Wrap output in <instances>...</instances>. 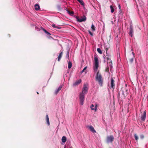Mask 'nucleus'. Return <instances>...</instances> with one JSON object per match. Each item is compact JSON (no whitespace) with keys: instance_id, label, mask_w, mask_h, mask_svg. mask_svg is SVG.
Listing matches in <instances>:
<instances>
[{"instance_id":"23","label":"nucleus","mask_w":148,"mask_h":148,"mask_svg":"<svg viewBox=\"0 0 148 148\" xmlns=\"http://www.w3.org/2000/svg\"><path fill=\"white\" fill-rule=\"evenodd\" d=\"M77 1L78 2H79L83 6H84V3L82 0H77Z\"/></svg>"},{"instance_id":"5","label":"nucleus","mask_w":148,"mask_h":148,"mask_svg":"<svg viewBox=\"0 0 148 148\" xmlns=\"http://www.w3.org/2000/svg\"><path fill=\"white\" fill-rule=\"evenodd\" d=\"M75 17L76 18L77 21L79 22H82L85 21L86 19V17L84 15H83L82 17L81 18H79L77 16Z\"/></svg>"},{"instance_id":"32","label":"nucleus","mask_w":148,"mask_h":148,"mask_svg":"<svg viewBox=\"0 0 148 148\" xmlns=\"http://www.w3.org/2000/svg\"><path fill=\"white\" fill-rule=\"evenodd\" d=\"M88 32L89 33V34L92 36H93V33H92L90 30H88Z\"/></svg>"},{"instance_id":"29","label":"nucleus","mask_w":148,"mask_h":148,"mask_svg":"<svg viewBox=\"0 0 148 148\" xmlns=\"http://www.w3.org/2000/svg\"><path fill=\"white\" fill-rule=\"evenodd\" d=\"M43 30H44V32H45V33L46 34H49V35H51V34H50L49 32H47L46 30L45 29H43Z\"/></svg>"},{"instance_id":"14","label":"nucleus","mask_w":148,"mask_h":148,"mask_svg":"<svg viewBox=\"0 0 148 148\" xmlns=\"http://www.w3.org/2000/svg\"><path fill=\"white\" fill-rule=\"evenodd\" d=\"M62 88V86L60 85V86L58 89L54 92V94L55 95H57V94L58 93V92H59V91L61 90Z\"/></svg>"},{"instance_id":"37","label":"nucleus","mask_w":148,"mask_h":148,"mask_svg":"<svg viewBox=\"0 0 148 148\" xmlns=\"http://www.w3.org/2000/svg\"><path fill=\"white\" fill-rule=\"evenodd\" d=\"M127 85L126 84H125V86H123V87H125V88H127Z\"/></svg>"},{"instance_id":"16","label":"nucleus","mask_w":148,"mask_h":148,"mask_svg":"<svg viewBox=\"0 0 148 148\" xmlns=\"http://www.w3.org/2000/svg\"><path fill=\"white\" fill-rule=\"evenodd\" d=\"M62 54H63V52L62 51L60 53V54L58 56V61H60V59L62 57Z\"/></svg>"},{"instance_id":"6","label":"nucleus","mask_w":148,"mask_h":148,"mask_svg":"<svg viewBox=\"0 0 148 148\" xmlns=\"http://www.w3.org/2000/svg\"><path fill=\"white\" fill-rule=\"evenodd\" d=\"M114 139V138L112 135L108 136L107 138V142L108 143H112Z\"/></svg>"},{"instance_id":"36","label":"nucleus","mask_w":148,"mask_h":148,"mask_svg":"<svg viewBox=\"0 0 148 148\" xmlns=\"http://www.w3.org/2000/svg\"><path fill=\"white\" fill-rule=\"evenodd\" d=\"M119 8V9H121V6L120 4L118 5Z\"/></svg>"},{"instance_id":"28","label":"nucleus","mask_w":148,"mask_h":148,"mask_svg":"<svg viewBox=\"0 0 148 148\" xmlns=\"http://www.w3.org/2000/svg\"><path fill=\"white\" fill-rule=\"evenodd\" d=\"M54 28H58V29H60V27H59L58 26H56L55 24H53L52 25V26Z\"/></svg>"},{"instance_id":"19","label":"nucleus","mask_w":148,"mask_h":148,"mask_svg":"<svg viewBox=\"0 0 148 148\" xmlns=\"http://www.w3.org/2000/svg\"><path fill=\"white\" fill-rule=\"evenodd\" d=\"M66 140V138L65 136H63L62 138V141L63 143H65Z\"/></svg>"},{"instance_id":"25","label":"nucleus","mask_w":148,"mask_h":148,"mask_svg":"<svg viewBox=\"0 0 148 148\" xmlns=\"http://www.w3.org/2000/svg\"><path fill=\"white\" fill-rule=\"evenodd\" d=\"M91 28L92 29V30L93 31H95V27L94 25H93V24H92L91 27Z\"/></svg>"},{"instance_id":"30","label":"nucleus","mask_w":148,"mask_h":148,"mask_svg":"<svg viewBox=\"0 0 148 148\" xmlns=\"http://www.w3.org/2000/svg\"><path fill=\"white\" fill-rule=\"evenodd\" d=\"M108 48H106V53L107 54L106 56H107V57L108 56H109L108 54V53H107V51H108Z\"/></svg>"},{"instance_id":"22","label":"nucleus","mask_w":148,"mask_h":148,"mask_svg":"<svg viewBox=\"0 0 148 148\" xmlns=\"http://www.w3.org/2000/svg\"><path fill=\"white\" fill-rule=\"evenodd\" d=\"M134 137L136 140L137 141L138 140V137L136 134H134Z\"/></svg>"},{"instance_id":"39","label":"nucleus","mask_w":148,"mask_h":148,"mask_svg":"<svg viewBox=\"0 0 148 148\" xmlns=\"http://www.w3.org/2000/svg\"><path fill=\"white\" fill-rule=\"evenodd\" d=\"M118 95H120V92H119L118 94Z\"/></svg>"},{"instance_id":"4","label":"nucleus","mask_w":148,"mask_h":148,"mask_svg":"<svg viewBox=\"0 0 148 148\" xmlns=\"http://www.w3.org/2000/svg\"><path fill=\"white\" fill-rule=\"evenodd\" d=\"M128 90L127 88H125V87H122L121 91L122 92V94L123 95L124 97H125L127 95V94Z\"/></svg>"},{"instance_id":"41","label":"nucleus","mask_w":148,"mask_h":148,"mask_svg":"<svg viewBox=\"0 0 148 148\" xmlns=\"http://www.w3.org/2000/svg\"><path fill=\"white\" fill-rule=\"evenodd\" d=\"M64 148H66V146H65L64 147Z\"/></svg>"},{"instance_id":"27","label":"nucleus","mask_w":148,"mask_h":148,"mask_svg":"<svg viewBox=\"0 0 148 148\" xmlns=\"http://www.w3.org/2000/svg\"><path fill=\"white\" fill-rule=\"evenodd\" d=\"M140 138L142 140H143L144 138V136L143 134H141L140 136Z\"/></svg>"},{"instance_id":"24","label":"nucleus","mask_w":148,"mask_h":148,"mask_svg":"<svg viewBox=\"0 0 148 148\" xmlns=\"http://www.w3.org/2000/svg\"><path fill=\"white\" fill-rule=\"evenodd\" d=\"M87 66H86L85 67L84 69H83V70L81 71V73H82L84 72H85V73H86L87 72L86 71H85V70L87 69Z\"/></svg>"},{"instance_id":"17","label":"nucleus","mask_w":148,"mask_h":148,"mask_svg":"<svg viewBox=\"0 0 148 148\" xmlns=\"http://www.w3.org/2000/svg\"><path fill=\"white\" fill-rule=\"evenodd\" d=\"M97 105H96L95 108H93L94 107V106L93 104H92L90 106V108L92 110H95V111L97 110Z\"/></svg>"},{"instance_id":"8","label":"nucleus","mask_w":148,"mask_h":148,"mask_svg":"<svg viewBox=\"0 0 148 148\" xmlns=\"http://www.w3.org/2000/svg\"><path fill=\"white\" fill-rule=\"evenodd\" d=\"M107 60H108L107 62V65L108 66H110L111 68H112V61L110 58L109 56L107 57Z\"/></svg>"},{"instance_id":"31","label":"nucleus","mask_w":148,"mask_h":148,"mask_svg":"<svg viewBox=\"0 0 148 148\" xmlns=\"http://www.w3.org/2000/svg\"><path fill=\"white\" fill-rule=\"evenodd\" d=\"M110 8L111 9L113 10V9H114L116 8L114 6L113 7L112 5H111L110 6Z\"/></svg>"},{"instance_id":"35","label":"nucleus","mask_w":148,"mask_h":148,"mask_svg":"<svg viewBox=\"0 0 148 148\" xmlns=\"http://www.w3.org/2000/svg\"><path fill=\"white\" fill-rule=\"evenodd\" d=\"M66 57L67 58H69V52H68L67 53L66 56Z\"/></svg>"},{"instance_id":"38","label":"nucleus","mask_w":148,"mask_h":148,"mask_svg":"<svg viewBox=\"0 0 148 148\" xmlns=\"http://www.w3.org/2000/svg\"><path fill=\"white\" fill-rule=\"evenodd\" d=\"M114 10H111V12L112 13H113L114 12Z\"/></svg>"},{"instance_id":"40","label":"nucleus","mask_w":148,"mask_h":148,"mask_svg":"<svg viewBox=\"0 0 148 148\" xmlns=\"http://www.w3.org/2000/svg\"><path fill=\"white\" fill-rule=\"evenodd\" d=\"M37 94H38V95L39 94V93L38 92H37Z\"/></svg>"},{"instance_id":"12","label":"nucleus","mask_w":148,"mask_h":148,"mask_svg":"<svg viewBox=\"0 0 148 148\" xmlns=\"http://www.w3.org/2000/svg\"><path fill=\"white\" fill-rule=\"evenodd\" d=\"M111 87L112 88H114V81L112 77L111 79Z\"/></svg>"},{"instance_id":"1","label":"nucleus","mask_w":148,"mask_h":148,"mask_svg":"<svg viewBox=\"0 0 148 148\" xmlns=\"http://www.w3.org/2000/svg\"><path fill=\"white\" fill-rule=\"evenodd\" d=\"M94 57L95 66L94 67V72L97 71L96 78V80L98 82L99 84L101 86H102L103 83L102 77L101 74L99 73V71H97V69L99 67L98 59L96 56H95Z\"/></svg>"},{"instance_id":"33","label":"nucleus","mask_w":148,"mask_h":148,"mask_svg":"<svg viewBox=\"0 0 148 148\" xmlns=\"http://www.w3.org/2000/svg\"><path fill=\"white\" fill-rule=\"evenodd\" d=\"M119 14L121 15L122 14V10H120L119 11Z\"/></svg>"},{"instance_id":"10","label":"nucleus","mask_w":148,"mask_h":148,"mask_svg":"<svg viewBox=\"0 0 148 148\" xmlns=\"http://www.w3.org/2000/svg\"><path fill=\"white\" fill-rule=\"evenodd\" d=\"M134 32V31L133 29L132 26L131 25L130 27V30L129 32V35L131 37H132L133 34Z\"/></svg>"},{"instance_id":"13","label":"nucleus","mask_w":148,"mask_h":148,"mask_svg":"<svg viewBox=\"0 0 148 148\" xmlns=\"http://www.w3.org/2000/svg\"><path fill=\"white\" fill-rule=\"evenodd\" d=\"M67 13L70 16H73L74 13V12L71 10H66Z\"/></svg>"},{"instance_id":"20","label":"nucleus","mask_w":148,"mask_h":148,"mask_svg":"<svg viewBox=\"0 0 148 148\" xmlns=\"http://www.w3.org/2000/svg\"><path fill=\"white\" fill-rule=\"evenodd\" d=\"M46 118L47 123L48 125H49L50 124L49 119V118L47 114L46 115Z\"/></svg>"},{"instance_id":"26","label":"nucleus","mask_w":148,"mask_h":148,"mask_svg":"<svg viewBox=\"0 0 148 148\" xmlns=\"http://www.w3.org/2000/svg\"><path fill=\"white\" fill-rule=\"evenodd\" d=\"M97 51H98V52L100 54H101L102 53V51H101V49H100V48H98L97 49Z\"/></svg>"},{"instance_id":"42","label":"nucleus","mask_w":148,"mask_h":148,"mask_svg":"<svg viewBox=\"0 0 148 148\" xmlns=\"http://www.w3.org/2000/svg\"><path fill=\"white\" fill-rule=\"evenodd\" d=\"M66 9H69L66 8Z\"/></svg>"},{"instance_id":"18","label":"nucleus","mask_w":148,"mask_h":148,"mask_svg":"<svg viewBox=\"0 0 148 148\" xmlns=\"http://www.w3.org/2000/svg\"><path fill=\"white\" fill-rule=\"evenodd\" d=\"M68 68L69 69H70L72 66V63L71 61L69 60L68 61Z\"/></svg>"},{"instance_id":"3","label":"nucleus","mask_w":148,"mask_h":148,"mask_svg":"<svg viewBox=\"0 0 148 148\" xmlns=\"http://www.w3.org/2000/svg\"><path fill=\"white\" fill-rule=\"evenodd\" d=\"M85 94L83 93H81L79 96V99L80 101V104L82 105L84 104V100Z\"/></svg>"},{"instance_id":"2","label":"nucleus","mask_w":148,"mask_h":148,"mask_svg":"<svg viewBox=\"0 0 148 148\" xmlns=\"http://www.w3.org/2000/svg\"><path fill=\"white\" fill-rule=\"evenodd\" d=\"M125 56L127 59H128L131 63L133 62L134 58V53L133 52L127 53Z\"/></svg>"},{"instance_id":"11","label":"nucleus","mask_w":148,"mask_h":148,"mask_svg":"<svg viewBox=\"0 0 148 148\" xmlns=\"http://www.w3.org/2000/svg\"><path fill=\"white\" fill-rule=\"evenodd\" d=\"M82 82V80L79 79L77 81H76L74 83H73V85L75 86H76Z\"/></svg>"},{"instance_id":"9","label":"nucleus","mask_w":148,"mask_h":148,"mask_svg":"<svg viewBox=\"0 0 148 148\" xmlns=\"http://www.w3.org/2000/svg\"><path fill=\"white\" fill-rule=\"evenodd\" d=\"M146 116V111H144L143 113L141 114V119L143 121H144L145 119Z\"/></svg>"},{"instance_id":"15","label":"nucleus","mask_w":148,"mask_h":148,"mask_svg":"<svg viewBox=\"0 0 148 148\" xmlns=\"http://www.w3.org/2000/svg\"><path fill=\"white\" fill-rule=\"evenodd\" d=\"M90 130L93 133H96V131L95 130L94 128L92 126H88Z\"/></svg>"},{"instance_id":"34","label":"nucleus","mask_w":148,"mask_h":148,"mask_svg":"<svg viewBox=\"0 0 148 148\" xmlns=\"http://www.w3.org/2000/svg\"><path fill=\"white\" fill-rule=\"evenodd\" d=\"M109 71V67H107L106 70V71L108 72Z\"/></svg>"},{"instance_id":"7","label":"nucleus","mask_w":148,"mask_h":148,"mask_svg":"<svg viewBox=\"0 0 148 148\" xmlns=\"http://www.w3.org/2000/svg\"><path fill=\"white\" fill-rule=\"evenodd\" d=\"M88 88L87 85L86 84H84V85L83 89L81 93H83L84 94H86L87 93Z\"/></svg>"},{"instance_id":"21","label":"nucleus","mask_w":148,"mask_h":148,"mask_svg":"<svg viewBox=\"0 0 148 148\" xmlns=\"http://www.w3.org/2000/svg\"><path fill=\"white\" fill-rule=\"evenodd\" d=\"M35 7V9H40V7L39 5L36 4L34 5Z\"/></svg>"}]
</instances>
